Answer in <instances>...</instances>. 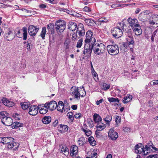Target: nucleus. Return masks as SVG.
<instances>
[{
	"label": "nucleus",
	"mask_w": 158,
	"mask_h": 158,
	"mask_svg": "<svg viewBox=\"0 0 158 158\" xmlns=\"http://www.w3.org/2000/svg\"><path fill=\"white\" fill-rule=\"evenodd\" d=\"M94 53L98 55H100L103 54L105 51L106 46L105 45L102 44H95L94 45Z\"/></svg>",
	"instance_id": "f257e3e1"
},
{
	"label": "nucleus",
	"mask_w": 158,
	"mask_h": 158,
	"mask_svg": "<svg viewBox=\"0 0 158 158\" xmlns=\"http://www.w3.org/2000/svg\"><path fill=\"white\" fill-rule=\"evenodd\" d=\"M108 53L111 55H116L119 53V48L117 44L109 45L106 47Z\"/></svg>",
	"instance_id": "f03ea898"
},
{
	"label": "nucleus",
	"mask_w": 158,
	"mask_h": 158,
	"mask_svg": "<svg viewBox=\"0 0 158 158\" xmlns=\"http://www.w3.org/2000/svg\"><path fill=\"white\" fill-rule=\"evenodd\" d=\"M65 27V22L61 20H57L55 24V29L57 32H63Z\"/></svg>",
	"instance_id": "7ed1b4c3"
},
{
	"label": "nucleus",
	"mask_w": 158,
	"mask_h": 158,
	"mask_svg": "<svg viewBox=\"0 0 158 158\" xmlns=\"http://www.w3.org/2000/svg\"><path fill=\"white\" fill-rule=\"evenodd\" d=\"M93 32L90 30H89L86 32L85 39V43H89L94 44L96 42V40L94 37H92Z\"/></svg>",
	"instance_id": "20e7f679"
},
{
	"label": "nucleus",
	"mask_w": 158,
	"mask_h": 158,
	"mask_svg": "<svg viewBox=\"0 0 158 158\" xmlns=\"http://www.w3.org/2000/svg\"><path fill=\"white\" fill-rule=\"evenodd\" d=\"M94 44L89 43H85L84 46L83 54L86 56L91 55Z\"/></svg>",
	"instance_id": "39448f33"
},
{
	"label": "nucleus",
	"mask_w": 158,
	"mask_h": 158,
	"mask_svg": "<svg viewBox=\"0 0 158 158\" xmlns=\"http://www.w3.org/2000/svg\"><path fill=\"white\" fill-rule=\"evenodd\" d=\"M111 33L112 35L115 38H118L121 36L123 34L122 30L120 27H114L111 30Z\"/></svg>",
	"instance_id": "423d86ee"
},
{
	"label": "nucleus",
	"mask_w": 158,
	"mask_h": 158,
	"mask_svg": "<svg viewBox=\"0 0 158 158\" xmlns=\"http://www.w3.org/2000/svg\"><path fill=\"white\" fill-rule=\"evenodd\" d=\"M150 13L149 10H145L141 13L139 15L138 19L139 21L142 22L147 21L149 18V14Z\"/></svg>",
	"instance_id": "0eeeda50"
},
{
	"label": "nucleus",
	"mask_w": 158,
	"mask_h": 158,
	"mask_svg": "<svg viewBox=\"0 0 158 158\" xmlns=\"http://www.w3.org/2000/svg\"><path fill=\"white\" fill-rule=\"evenodd\" d=\"M126 21H127L126 19H124L122 21L119 23H118L117 25V27L122 28V30L124 31H125L127 32H129L131 31V29H129L127 27H129V26H127L125 23Z\"/></svg>",
	"instance_id": "6e6552de"
},
{
	"label": "nucleus",
	"mask_w": 158,
	"mask_h": 158,
	"mask_svg": "<svg viewBox=\"0 0 158 158\" xmlns=\"http://www.w3.org/2000/svg\"><path fill=\"white\" fill-rule=\"evenodd\" d=\"M39 30V28L36 26L33 25H30L28 28V32L29 34L32 36L36 35L37 33Z\"/></svg>",
	"instance_id": "1a4fd4ad"
},
{
	"label": "nucleus",
	"mask_w": 158,
	"mask_h": 158,
	"mask_svg": "<svg viewBox=\"0 0 158 158\" xmlns=\"http://www.w3.org/2000/svg\"><path fill=\"white\" fill-rule=\"evenodd\" d=\"M39 107L36 105H32L29 109V114L31 115H36L38 113Z\"/></svg>",
	"instance_id": "9d476101"
},
{
	"label": "nucleus",
	"mask_w": 158,
	"mask_h": 158,
	"mask_svg": "<svg viewBox=\"0 0 158 158\" xmlns=\"http://www.w3.org/2000/svg\"><path fill=\"white\" fill-rule=\"evenodd\" d=\"M80 37L84 35L85 33V30L84 29V25L81 23H79L77 29V33Z\"/></svg>",
	"instance_id": "9b49d317"
},
{
	"label": "nucleus",
	"mask_w": 158,
	"mask_h": 158,
	"mask_svg": "<svg viewBox=\"0 0 158 158\" xmlns=\"http://www.w3.org/2000/svg\"><path fill=\"white\" fill-rule=\"evenodd\" d=\"M127 21L132 29L139 25L138 20L136 19H132V18H129L128 19Z\"/></svg>",
	"instance_id": "f8f14e48"
},
{
	"label": "nucleus",
	"mask_w": 158,
	"mask_h": 158,
	"mask_svg": "<svg viewBox=\"0 0 158 158\" xmlns=\"http://www.w3.org/2000/svg\"><path fill=\"white\" fill-rule=\"evenodd\" d=\"M108 134L109 137L112 140H115L118 137V133L114 131L113 129H110Z\"/></svg>",
	"instance_id": "ddd939ff"
},
{
	"label": "nucleus",
	"mask_w": 158,
	"mask_h": 158,
	"mask_svg": "<svg viewBox=\"0 0 158 158\" xmlns=\"http://www.w3.org/2000/svg\"><path fill=\"white\" fill-rule=\"evenodd\" d=\"M45 104L48 108L51 111L55 110L56 108L57 103L54 101L48 102Z\"/></svg>",
	"instance_id": "4468645a"
},
{
	"label": "nucleus",
	"mask_w": 158,
	"mask_h": 158,
	"mask_svg": "<svg viewBox=\"0 0 158 158\" xmlns=\"http://www.w3.org/2000/svg\"><path fill=\"white\" fill-rule=\"evenodd\" d=\"M135 152L137 154H140L142 152H145L142 143H139L136 145L135 147Z\"/></svg>",
	"instance_id": "2eb2a0df"
},
{
	"label": "nucleus",
	"mask_w": 158,
	"mask_h": 158,
	"mask_svg": "<svg viewBox=\"0 0 158 158\" xmlns=\"http://www.w3.org/2000/svg\"><path fill=\"white\" fill-rule=\"evenodd\" d=\"M57 110L62 113L63 112H67V110L66 108H64V103L62 101H59L57 105L56 108Z\"/></svg>",
	"instance_id": "dca6fc26"
},
{
	"label": "nucleus",
	"mask_w": 158,
	"mask_h": 158,
	"mask_svg": "<svg viewBox=\"0 0 158 158\" xmlns=\"http://www.w3.org/2000/svg\"><path fill=\"white\" fill-rule=\"evenodd\" d=\"M2 123L7 126H10L12 125V123H13V121L12 119L9 117H4L1 121Z\"/></svg>",
	"instance_id": "f3484780"
},
{
	"label": "nucleus",
	"mask_w": 158,
	"mask_h": 158,
	"mask_svg": "<svg viewBox=\"0 0 158 158\" xmlns=\"http://www.w3.org/2000/svg\"><path fill=\"white\" fill-rule=\"evenodd\" d=\"M78 152V147L75 145L72 146L70 150V154L73 156H75Z\"/></svg>",
	"instance_id": "a211bd4d"
},
{
	"label": "nucleus",
	"mask_w": 158,
	"mask_h": 158,
	"mask_svg": "<svg viewBox=\"0 0 158 158\" xmlns=\"http://www.w3.org/2000/svg\"><path fill=\"white\" fill-rule=\"evenodd\" d=\"M46 106L45 104H42L41 106H38L39 112L40 114H44L47 112L48 108Z\"/></svg>",
	"instance_id": "6ab92c4d"
},
{
	"label": "nucleus",
	"mask_w": 158,
	"mask_h": 158,
	"mask_svg": "<svg viewBox=\"0 0 158 158\" xmlns=\"http://www.w3.org/2000/svg\"><path fill=\"white\" fill-rule=\"evenodd\" d=\"M129 37L130 38L127 39V42L126 43L127 44L128 47L130 49H132L134 47V41L133 40V38L132 37L131 35L129 36Z\"/></svg>",
	"instance_id": "aec40b11"
},
{
	"label": "nucleus",
	"mask_w": 158,
	"mask_h": 158,
	"mask_svg": "<svg viewBox=\"0 0 158 158\" xmlns=\"http://www.w3.org/2000/svg\"><path fill=\"white\" fill-rule=\"evenodd\" d=\"M68 27L69 29L73 31L76 29L77 26L76 23L73 22H69L68 25Z\"/></svg>",
	"instance_id": "412c9836"
},
{
	"label": "nucleus",
	"mask_w": 158,
	"mask_h": 158,
	"mask_svg": "<svg viewBox=\"0 0 158 158\" xmlns=\"http://www.w3.org/2000/svg\"><path fill=\"white\" fill-rule=\"evenodd\" d=\"M132 29L135 35H140L142 33V30L139 25Z\"/></svg>",
	"instance_id": "4be33fe9"
},
{
	"label": "nucleus",
	"mask_w": 158,
	"mask_h": 158,
	"mask_svg": "<svg viewBox=\"0 0 158 158\" xmlns=\"http://www.w3.org/2000/svg\"><path fill=\"white\" fill-rule=\"evenodd\" d=\"M91 72L92 74V75L93 76V77L96 81H98V76L97 73L94 70V69L93 68V65L92 64V63L91 62Z\"/></svg>",
	"instance_id": "5701e85b"
},
{
	"label": "nucleus",
	"mask_w": 158,
	"mask_h": 158,
	"mask_svg": "<svg viewBox=\"0 0 158 158\" xmlns=\"http://www.w3.org/2000/svg\"><path fill=\"white\" fill-rule=\"evenodd\" d=\"M106 127L105 124L101 123H98L96 126L97 130L95 132L97 133V132L101 131L104 129Z\"/></svg>",
	"instance_id": "b1692460"
},
{
	"label": "nucleus",
	"mask_w": 158,
	"mask_h": 158,
	"mask_svg": "<svg viewBox=\"0 0 158 158\" xmlns=\"http://www.w3.org/2000/svg\"><path fill=\"white\" fill-rule=\"evenodd\" d=\"M85 23L89 26H94L96 23L94 21L89 19H85Z\"/></svg>",
	"instance_id": "393cba45"
},
{
	"label": "nucleus",
	"mask_w": 158,
	"mask_h": 158,
	"mask_svg": "<svg viewBox=\"0 0 158 158\" xmlns=\"http://www.w3.org/2000/svg\"><path fill=\"white\" fill-rule=\"evenodd\" d=\"M93 119L96 123H98L102 121V118L98 114H95L93 115Z\"/></svg>",
	"instance_id": "a878e982"
},
{
	"label": "nucleus",
	"mask_w": 158,
	"mask_h": 158,
	"mask_svg": "<svg viewBox=\"0 0 158 158\" xmlns=\"http://www.w3.org/2000/svg\"><path fill=\"white\" fill-rule=\"evenodd\" d=\"M17 144L16 143L14 142L13 141V142H11L8 144L7 148L8 149H11L13 148V149L15 150V149L16 148H17L18 147V145L17 144V145H16Z\"/></svg>",
	"instance_id": "bb28decb"
},
{
	"label": "nucleus",
	"mask_w": 158,
	"mask_h": 158,
	"mask_svg": "<svg viewBox=\"0 0 158 158\" xmlns=\"http://www.w3.org/2000/svg\"><path fill=\"white\" fill-rule=\"evenodd\" d=\"M23 125L22 123L15 122L12 123V128L13 129H16L18 127H22Z\"/></svg>",
	"instance_id": "cd10ccee"
},
{
	"label": "nucleus",
	"mask_w": 158,
	"mask_h": 158,
	"mask_svg": "<svg viewBox=\"0 0 158 158\" xmlns=\"http://www.w3.org/2000/svg\"><path fill=\"white\" fill-rule=\"evenodd\" d=\"M51 117L47 116L44 117L42 120L43 123L46 124L49 123L51 122Z\"/></svg>",
	"instance_id": "c85d7f7f"
},
{
	"label": "nucleus",
	"mask_w": 158,
	"mask_h": 158,
	"mask_svg": "<svg viewBox=\"0 0 158 158\" xmlns=\"http://www.w3.org/2000/svg\"><path fill=\"white\" fill-rule=\"evenodd\" d=\"M78 144L80 146H84V145L86 143L85 138L83 137L80 138L78 141Z\"/></svg>",
	"instance_id": "c756f323"
},
{
	"label": "nucleus",
	"mask_w": 158,
	"mask_h": 158,
	"mask_svg": "<svg viewBox=\"0 0 158 158\" xmlns=\"http://www.w3.org/2000/svg\"><path fill=\"white\" fill-rule=\"evenodd\" d=\"M132 96L131 95H127L124 98L123 102L124 103H127L130 102L132 99Z\"/></svg>",
	"instance_id": "7c9ffc66"
},
{
	"label": "nucleus",
	"mask_w": 158,
	"mask_h": 158,
	"mask_svg": "<svg viewBox=\"0 0 158 158\" xmlns=\"http://www.w3.org/2000/svg\"><path fill=\"white\" fill-rule=\"evenodd\" d=\"M73 94L75 98L77 100L80 99L81 94L78 91V89H76L74 92L73 93Z\"/></svg>",
	"instance_id": "2f4dec72"
},
{
	"label": "nucleus",
	"mask_w": 158,
	"mask_h": 158,
	"mask_svg": "<svg viewBox=\"0 0 158 158\" xmlns=\"http://www.w3.org/2000/svg\"><path fill=\"white\" fill-rule=\"evenodd\" d=\"M88 140L90 144L92 146H94L96 145V142L93 137L90 136L88 138Z\"/></svg>",
	"instance_id": "473e14b6"
},
{
	"label": "nucleus",
	"mask_w": 158,
	"mask_h": 158,
	"mask_svg": "<svg viewBox=\"0 0 158 158\" xmlns=\"http://www.w3.org/2000/svg\"><path fill=\"white\" fill-rule=\"evenodd\" d=\"M46 32V29L45 27H43L42 28V31L40 34V36L43 40L45 39V35Z\"/></svg>",
	"instance_id": "72a5a7b5"
},
{
	"label": "nucleus",
	"mask_w": 158,
	"mask_h": 158,
	"mask_svg": "<svg viewBox=\"0 0 158 158\" xmlns=\"http://www.w3.org/2000/svg\"><path fill=\"white\" fill-rule=\"evenodd\" d=\"M103 120L107 124H109L112 120V116L111 115H108Z\"/></svg>",
	"instance_id": "f704fd0d"
},
{
	"label": "nucleus",
	"mask_w": 158,
	"mask_h": 158,
	"mask_svg": "<svg viewBox=\"0 0 158 158\" xmlns=\"http://www.w3.org/2000/svg\"><path fill=\"white\" fill-rule=\"evenodd\" d=\"M152 19H154L156 23V26H155V28L158 27V15L156 14L153 15H152Z\"/></svg>",
	"instance_id": "c9c22d12"
},
{
	"label": "nucleus",
	"mask_w": 158,
	"mask_h": 158,
	"mask_svg": "<svg viewBox=\"0 0 158 158\" xmlns=\"http://www.w3.org/2000/svg\"><path fill=\"white\" fill-rule=\"evenodd\" d=\"M20 104L22 109L24 110L27 109L30 106V103L26 102L21 103Z\"/></svg>",
	"instance_id": "e433bc0d"
},
{
	"label": "nucleus",
	"mask_w": 158,
	"mask_h": 158,
	"mask_svg": "<svg viewBox=\"0 0 158 158\" xmlns=\"http://www.w3.org/2000/svg\"><path fill=\"white\" fill-rule=\"evenodd\" d=\"M60 147L61 149V151L62 153L63 152L65 153L67 152H68L69 151L68 149L65 145H61L60 146Z\"/></svg>",
	"instance_id": "4c0bfd02"
},
{
	"label": "nucleus",
	"mask_w": 158,
	"mask_h": 158,
	"mask_svg": "<svg viewBox=\"0 0 158 158\" xmlns=\"http://www.w3.org/2000/svg\"><path fill=\"white\" fill-rule=\"evenodd\" d=\"M128 47H129L128 45L126 42L124 43L121 45V50H123L124 51H127Z\"/></svg>",
	"instance_id": "58836bf2"
},
{
	"label": "nucleus",
	"mask_w": 158,
	"mask_h": 158,
	"mask_svg": "<svg viewBox=\"0 0 158 158\" xmlns=\"http://www.w3.org/2000/svg\"><path fill=\"white\" fill-rule=\"evenodd\" d=\"M73 114L72 112H68L67 114V116H68V118L70 119L71 122H73L74 120Z\"/></svg>",
	"instance_id": "ea45409f"
},
{
	"label": "nucleus",
	"mask_w": 158,
	"mask_h": 158,
	"mask_svg": "<svg viewBox=\"0 0 158 158\" xmlns=\"http://www.w3.org/2000/svg\"><path fill=\"white\" fill-rule=\"evenodd\" d=\"M27 28L26 27H23V40H26L27 39Z\"/></svg>",
	"instance_id": "a19ab883"
},
{
	"label": "nucleus",
	"mask_w": 158,
	"mask_h": 158,
	"mask_svg": "<svg viewBox=\"0 0 158 158\" xmlns=\"http://www.w3.org/2000/svg\"><path fill=\"white\" fill-rule=\"evenodd\" d=\"M108 100L110 102H119V100L118 98H108Z\"/></svg>",
	"instance_id": "79ce46f5"
},
{
	"label": "nucleus",
	"mask_w": 158,
	"mask_h": 158,
	"mask_svg": "<svg viewBox=\"0 0 158 158\" xmlns=\"http://www.w3.org/2000/svg\"><path fill=\"white\" fill-rule=\"evenodd\" d=\"M83 40L82 39H81L79 40L77 43L76 47L77 48H81L82 45Z\"/></svg>",
	"instance_id": "37998d69"
},
{
	"label": "nucleus",
	"mask_w": 158,
	"mask_h": 158,
	"mask_svg": "<svg viewBox=\"0 0 158 158\" xmlns=\"http://www.w3.org/2000/svg\"><path fill=\"white\" fill-rule=\"evenodd\" d=\"M82 130L85 133L86 135L87 136H90L92 134V132L90 130H86L85 129H84L83 128H82Z\"/></svg>",
	"instance_id": "c03bdc74"
},
{
	"label": "nucleus",
	"mask_w": 158,
	"mask_h": 158,
	"mask_svg": "<svg viewBox=\"0 0 158 158\" xmlns=\"http://www.w3.org/2000/svg\"><path fill=\"white\" fill-rule=\"evenodd\" d=\"M115 122L116 123V126L117 127L118 124L120 123L121 122V117L119 116H116L115 117Z\"/></svg>",
	"instance_id": "a18cd8bd"
},
{
	"label": "nucleus",
	"mask_w": 158,
	"mask_h": 158,
	"mask_svg": "<svg viewBox=\"0 0 158 158\" xmlns=\"http://www.w3.org/2000/svg\"><path fill=\"white\" fill-rule=\"evenodd\" d=\"M6 113L5 111H2L0 112V119H1V121H2V119L3 118H4V117H6L7 116L6 115Z\"/></svg>",
	"instance_id": "49530a36"
},
{
	"label": "nucleus",
	"mask_w": 158,
	"mask_h": 158,
	"mask_svg": "<svg viewBox=\"0 0 158 158\" xmlns=\"http://www.w3.org/2000/svg\"><path fill=\"white\" fill-rule=\"evenodd\" d=\"M80 37H78L77 33H73L72 35L71 39L73 41H75L76 40L79 38Z\"/></svg>",
	"instance_id": "de8ad7c7"
},
{
	"label": "nucleus",
	"mask_w": 158,
	"mask_h": 158,
	"mask_svg": "<svg viewBox=\"0 0 158 158\" xmlns=\"http://www.w3.org/2000/svg\"><path fill=\"white\" fill-rule=\"evenodd\" d=\"M87 123L89 124V126L90 127H92L94 126L93 122L91 119H88L87 120Z\"/></svg>",
	"instance_id": "09e8293b"
},
{
	"label": "nucleus",
	"mask_w": 158,
	"mask_h": 158,
	"mask_svg": "<svg viewBox=\"0 0 158 158\" xmlns=\"http://www.w3.org/2000/svg\"><path fill=\"white\" fill-rule=\"evenodd\" d=\"M70 43V41L68 40H66L64 43V46L65 47L66 49H68L69 48V44Z\"/></svg>",
	"instance_id": "8fccbe9b"
},
{
	"label": "nucleus",
	"mask_w": 158,
	"mask_h": 158,
	"mask_svg": "<svg viewBox=\"0 0 158 158\" xmlns=\"http://www.w3.org/2000/svg\"><path fill=\"white\" fill-rule=\"evenodd\" d=\"M109 19H107L106 18H101L98 19V21L103 23H106L108 22Z\"/></svg>",
	"instance_id": "3c124183"
},
{
	"label": "nucleus",
	"mask_w": 158,
	"mask_h": 158,
	"mask_svg": "<svg viewBox=\"0 0 158 158\" xmlns=\"http://www.w3.org/2000/svg\"><path fill=\"white\" fill-rule=\"evenodd\" d=\"M60 127L62 128V130L64 131H67L68 130V127L66 125H62V124L60 125Z\"/></svg>",
	"instance_id": "603ef678"
},
{
	"label": "nucleus",
	"mask_w": 158,
	"mask_h": 158,
	"mask_svg": "<svg viewBox=\"0 0 158 158\" xmlns=\"http://www.w3.org/2000/svg\"><path fill=\"white\" fill-rule=\"evenodd\" d=\"M2 101L3 104L6 106L7 105L9 100L5 98H3L2 99Z\"/></svg>",
	"instance_id": "864d4df0"
},
{
	"label": "nucleus",
	"mask_w": 158,
	"mask_h": 158,
	"mask_svg": "<svg viewBox=\"0 0 158 158\" xmlns=\"http://www.w3.org/2000/svg\"><path fill=\"white\" fill-rule=\"evenodd\" d=\"M148 23L150 26L153 27L154 28H155V26H156L155 22L152 21L151 19H150Z\"/></svg>",
	"instance_id": "5fc2aeb1"
},
{
	"label": "nucleus",
	"mask_w": 158,
	"mask_h": 158,
	"mask_svg": "<svg viewBox=\"0 0 158 158\" xmlns=\"http://www.w3.org/2000/svg\"><path fill=\"white\" fill-rule=\"evenodd\" d=\"M158 84V80H154L150 82V85L148 84V86H151L152 85H155Z\"/></svg>",
	"instance_id": "6e6d98bb"
},
{
	"label": "nucleus",
	"mask_w": 158,
	"mask_h": 158,
	"mask_svg": "<svg viewBox=\"0 0 158 158\" xmlns=\"http://www.w3.org/2000/svg\"><path fill=\"white\" fill-rule=\"evenodd\" d=\"M102 85L104 89H109L110 88V85L105 83H103Z\"/></svg>",
	"instance_id": "4d7b16f0"
},
{
	"label": "nucleus",
	"mask_w": 158,
	"mask_h": 158,
	"mask_svg": "<svg viewBox=\"0 0 158 158\" xmlns=\"http://www.w3.org/2000/svg\"><path fill=\"white\" fill-rule=\"evenodd\" d=\"M14 140V139L13 138L11 137H8L6 144H8L11 142H13Z\"/></svg>",
	"instance_id": "13d9d810"
},
{
	"label": "nucleus",
	"mask_w": 158,
	"mask_h": 158,
	"mask_svg": "<svg viewBox=\"0 0 158 158\" xmlns=\"http://www.w3.org/2000/svg\"><path fill=\"white\" fill-rule=\"evenodd\" d=\"M72 15L76 17H77L79 18H82V15L81 14L75 12L74 13L71 14Z\"/></svg>",
	"instance_id": "bf43d9fd"
},
{
	"label": "nucleus",
	"mask_w": 158,
	"mask_h": 158,
	"mask_svg": "<svg viewBox=\"0 0 158 158\" xmlns=\"http://www.w3.org/2000/svg\"><path fill=\"white\" fill-rule=\"evenodd\" d=\"M15 105V103L13 102L9 101L8 102L7 105L6 106L10 107L14 106Z\"/></svg>",
	"instance_id": "052dcab7"
},
{
	"label": "nucleus",
	"mask_w": 158,
	"mask_h": 158,
	"mask_svg": "<svg viewBox=\"0 0 158 158\" xmlns=\"http://www.w3.org/2000/svg\"><path fill=\"white\" fill-rule=\"evenodd\" d=\"M157 32V30H155L154 31V32L153 33L152 37H151V40L152 42H153L154 40V37H155V35H156V34Z\"/></svg>",
	"instance_id": "680f3d73"
},
{
	"label": "nucleus",
	"mask_w": 158,
	"mask_h": 158,
	"mask_svg": "<svg viewBox=\"0 0 158 158\" xmlns=\"http://www.w3.org/2000/svg\"><path fill=\"white\" fill-rule=\"evenodd\" d=\"M83 10L85 12H89L91 11V9L88 7V6H85L83 9Z\"/></svg>",
	"instance_id": "e2e57ef3"
},
{
	"label": "nucleus",
	"mask_w": 158,
	"mask_h": 158,
	"mask_svg": "<svg viewBox=\"0 0 158 158\" xmlns=\"http://www.w3.org/2000/svg\"><path fill=\"white\" fill-rule=\"evenodd\" d=\"M91 154L92 155L91 157H90V158H96L97 157V153L95 152V151H93V153Z\"/></svg>",
	"instance_id": "0e129e2a"
},
{
	"label": "nucleus",
	"mask_w": 158,
	"mask_h": 158,
	"mask_svg": "<svg viewBox=\"0 0 158 158\" xmlns=\"http://www.w3.org/2000/svg\"><path fill=\"white\" fill-rule=\"evenodd\" d=\"M54 26L53 24L49 23L47 25V29L49 30L50 29L52 28V27L53 28Z\"/></svg>",
	"instance_id": "69168bd1"
},
{
	"label": "nucleus",
	"mask_w": 158,
	"mask_h": 158,
	"mask_svg": "<svg viewBox=\"0 0 158 158\" xmlns=\"http://www.w3.org/2000/svg\"><path fill=\"white\" fill-rule=\"evenodd\" d=\"M81 113H78L75 114L74 116L76 118H79L81 117Z\"/></svg>",
	"instance_id": "338daca9"
},
{
	"label": "nucleus",
	"mask_w": 158,
	"mask_h": 158,
	"mask_svg": "<svg viewBox=\"0 0 158 158\" xmlns=\"http://www.w3.org/2000/svg\"><path fill=\"white\" fill-rule=\"evenodd\" d=\"M157 154L150 155L147 157L148 158H157Z\"/></svg>",
	"instance_id": "774afa93"
}]
</instances>
